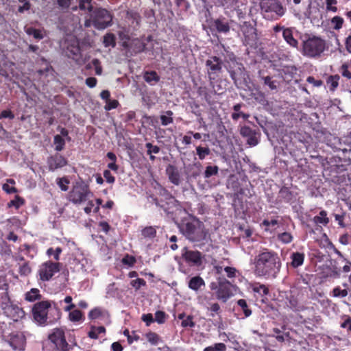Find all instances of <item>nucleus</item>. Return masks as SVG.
<instances>
[{
    "instance_id": "nucleus-52",
    "label": "nucleus",
    "mask_w": 351,
    "mask_h": 351,
    "mask_svg": "<svg viewBox=\"0 0 351 351\" xmlns=\"http://www.w3.org/2000/svg\"><path fill=\"white\" fill-rule=\"evenodd\" d=\"M119 101L116 99H109L108 101L106 102V106H104V109L106 111H110L111 110L115 109L119 106Z\"/></svg>"
},
{
    "instance_id": "nucleus-62",
    "label": "nucleus",
    "mask_w": 351,
    "mask_h": 351,
    "mask_svg": "<svg viewBox=\"0 0 351 351\" xmlns=\"http://www.w3.org/2000/svg\"><path fill=\"white\" fill-rule=\"evenodd\" d=\"M262 79L264 80L265 85H267L271 90L276 89L277 86L274 81H272L271 77L269 76L263 77Z\"/></svg>"
},
{
    "instance_id": "nucleus-49",
    "label": "nucleus",
    "mask_w": 351,
    "mask_h": 351,
    "mask_svg": "<svg viewBox=\"0 0 351 351\" xmlns=\"http://www.w3.org/2000/svg\"><path fill=\"white\" fill-rule=\"evenodd\" d=\"M88 269H90L89 261L86 258H82L79 260V267L78 270H82V271H86Z\"/></svg>"
},
{
    "instance_id": "nucleus-38",
    "label": "nucleus",
    "mask_w": 351,
    "mask_h": 351,
    "mask_svg": "<svg viewBox=\"0 0 351 351\" xmlns=\"http://www.w3.org/2000/svg\"><path fill=\"white\" fill-rule=\"evenodd\" d=\"M252 290L262 296L267 295L269 292L268 289L264 285L261 284H254L252 286Z\"/></svg>"
},
{
    "instance_id": "nucleus-47",
    "label": "nucleus",
    "mask_w": 351,
    "mask_h": 351,
    "mask_svg": "<svg viewBox=\"0 0 351 351\" xmlns=\"http://www.w3.org/2000/svg\"><path fill=\"white\" fill-rule=\"evenodd\" d=\"M331 23L333 25V28L338 30L342 27L343 19L340 16H336L332 19Z\"/></svg>"
},
{
    "instance_id": "nucleus-57",
    "label": "nucleus",
    "mask_w": 351,
    "mask_h": 351,
    "mask_svg": "<svg viewBox=\"0 0 351 351\" xmlns=\"http://www.w3.org/2000/svg\"><path fill=\"white\" fill-rule=\"evenodd\" d=\"M122 263L124 265L132 267L136 263V258L132 256L126 255L123 258Z\"/></svg>"
},
{
    "instance_id": "nucleus-22",
    "label": "nucleus",
    "mask_w": 351,
    "mask_h": 351,
    "mask_svg": "<svg viewBox=\"0 0 351 351\" xmlns=\"http://www.w3.org/2000/svg\"><path fill=\"white\" fill-rule=\"evenodd\" d=\"M214 25L219 32L227 33L230 30V27L228 22L223 19H219L215 20Z\"/></svg>"
},
{
    "instance_id": "nucleus-4",
    "label": "nucleus",
    "mask_w": 351,
    "mask_h": 351,
    "mask_svg": "<svg viewBox=\"0 0 351 351\" xmlns=\"http://www.w3.org/2000/svg\"><path fill=\"white\" fill-rule=\"evenodd\" d=\"M210 288L215 291L216 298L226 302L234 294L237 287L224 278H219L217 282L210 284Z\"/></svg>"
},
{
    "instance_id": "nucleus-25",
    "label": "nucleus",
    "mask_w": 351,
    "mask_h": 351,
    "mask_svg": "<svg viewBox=\"0 0 351 351\" xmlns=\"http://www.w3.org/2000/svg\"><path fill=\"white\" fill-rule=\"evenodd\" d=\"M40 298V291L38 289L32 288L25 295V299L28 302H34Z\"/></svg>"
},
{
    "instance_id": "nucleus-63",
    "label": "nucleus",
    "mask_w": 351,
    "mask_h": 351,
    "mask_svg": "<svg viewBox=\"0 0 351 351\" xmlns=\"http://www.w3.org/2000/svg\"><path fill=\"white\" fill-rule=\"evenodd\" d=\"M2 189L8 194L17 193V189L14 186L9 185L8 183H4Z\"/></svg>"
},
{
    "instance_id": "nucleus-20",
    "label": "nucleus",
    "mask_w": 351,
    "mask_h": 351,
    "mask_svg": "<svg viewBox=\"0 0 351 351\" xmlns=\"http://www.w3.org/2000/svg\"><path fill=\"white\" fill-rule=\"evenodd\" d=\"M278 224V221L276 219H273L271 220L265 219L261 224V226L264 228L265 231L271 232L276 230Z\"/></svg>"
},
{
    "instance_id": "nucleus-11",
    "label": "nucleus",
    "mask_w": 351,
    "mask_h": 351,
    "mask_svg": "<svg viewBox=\"0 0 351 351\" xmlns=\"http://www.w3.org/2000/svg\"><path fill=\"white\" fill-rule=\"evenodd\" d=\"M3 309L6 315L14 321H18L19 319L23 318L25 316V311L22 308L19 306L17 304H13L8 300V303H5Z\"/></svg>"
},
{
    "instance_id": "nucleus-27",
    "label": "nucleus",
    "mask_w": 351,
    "mask_h": 351,
    "mask_svg": "<svg viewBox=\"0 0 351 351\" xmlns=\"http://www.w3.org/2000/svg\"><path fill=\"white\" fill-rule=\"evenodd\" d=\"M106 329L104 326H91L88 332V337L91 339H97L99 335L104 334Z\"/></svg>"
},
{
    "instance_id": "nucleus-28",
    "label": "nucleus",
    "mask_w": 351,
    "mask_h": 351,
    "mask_svg": "<svg viewBox=\"0 0 351 351\" xmlns=\"http://www.w3.org/2000/svg\"><path fill=\"white\" fill-rule=\"evenodd\" d=\"M314 222L317 225H326L329 222L327 217V213L324 210H322L318 215L315 216L313 219Z\"/></svg>"
},
{
    "instance_id": "nucleus-55",
    "label": "nucleus",
    "mask_w": 351,
    "mask_h": 351,
    "mask_svg": "<svg viewBox=\"0 0 351 351\" xmlns=\"http://www.w3.org/2000/svg\"><path fill=\"white\" fill-rule=\"evenodd\" d=\"M224 271L226 273L227 277L230 279L235 278L239 273L238 271L232 267H226Z\"/></svg>"
},
{
    "instance_id": "nucleus-23",
    "label": "nucleus",
    "mask_w": 351,
    "mask_h": 351,
    "mask_svg": "<svg viewBox=\"0 0 351 351\" xmlns=\"http://www.w3.org/2000/svg\"><path fill=\"white\" fill-rule=\"evenodd\" d=\"M340 77L338 75H330L326 80V84L330 91H335L339 86Z\"/></svg>"
},
{
    "instance_id": "nucleus-42",
    "label": "nucleus",
    "mask_w": 351,
    "mask_h": 351,
    "mask_svg": "<svg viewBox=\"0 0 351 351\" xmlns=\"http://www.w3.org/2000/svg\"><path fill=\"white\" fill-rule=\"evenodd\" d=\"M219 168L217 166H208L204 172L205 178H208L218 173Z\"/></svg>"
},
{
    "instance_id": "nucleus-33",
    "label": "nucleus",
    "mask_w": 351,
    "mask_h": 351,
    "mask_svg": "<svg viewBox=\"0 0 351 351\" xmlns=\"http://www.w3.org/2000/svg\"><path fill=\"white\" fill-rule=\"evenodd\" d=\"M53 143L55 145V149L60 152L64 149L65 141L60 135H56L54 136Z\"/></svg>"
},
{
    "instance_id": "nucleus-13",
    "label": "nucleus",
    "mask_w": 351,
    "mask_h": 351,
    "mask_svg": "<svg viewBox=\"0 0 351 351\" xmlns=\"http://www.w3.org/2000/svg\"><path fill=\"white\" fill-rule=\"evenodd\" d=\"M221 64V60L216 56L210 57L206 60V66L208 67V73L210 80L215 78L212 77V75L217 74L221 71L222 68Z\"/></svg>"
},
{
    "instance_id": "nucleus-58",
    "label": "nucleus",
    "mask_w": 351,
    "mask_h": 351,
    "mask_svg": "<svg viewBox=\"0 0 351 351\" xmlns=\"http://www.w3.org/2000/svg\"><path fill=\"white\" fill-rule=\"evenodd\" d=\"M145 281L142 278H137L131 281L130 285L135 289H138L141 287L145 285Z\"/></svg>"
},
{
    "instance_id": "nucleus-44",
    "label": "nucleus",
    "mask_w": 351,
    "mask_h": 351,
    "mask_svg": "<svg viewBox=\"0 0 351 351\" xmlns=\"http://www.w3.org/2000/svg\"><path fill=\"white\" fill-rule=\"evenodd\" d=\"M69 317L72 322H79L82 318V313L79 310H74L69 313Z\"/></svg>"
},
{
    "instance_id": "nucleus-46",
    "label": "nucleus",
    "mask_w": 351,
    "mask_h": 351,
    "mask_svg": "<svg viewBox=\"0 0 351 351\" xmlns=\"http://www.w3.org/2000/svg\"><path fill=\"white\" fill-rule=\"evenodd\" d=\"M156 231L155 228L152 226L146 227L142 231V234L145 237H147V238H150V239L154 238L156 236Z\"/></svg>"
},
{
    "instance_id": "nucleus-45",
    "label": "nucleus",
    "mask_w": 351,
    "mask_h": 351,
    "mask_svg": "<svg viewBox=\"0 0 351 351\" xmlns=\"http://www.w3.org/2000/svg\"><path fill=\"white\" fill-rule=\"evenodd\" d=\"M104 43L106 47H114L115 40L114 36L112 34H107L104 38Z\"/></svg>"
},
{
    "instance_id": "nucleus-43",
    "label": "nucleus",
    "mask_w": 351,
    "mask_h": 351,
    "mask_svg": "<svg viewBox=\"0 0 351 351\" xmlns=\"http://www.w3.org/2000/svg\"><path fill=\"white\" fill-rule=\"evenodd\" d=\"M337 0H326V11L336 12L337 11Z\"/></svg>"
},
{
    "instance_id": "nucleus-17",
    "label": "nucleus",
    "mask_w": 351,
    "mask_h": 351,
    "mask_svg": "<svg viewBox=\"0 0 351 351\" xmlns=\"http://www.w3.org/2000/svg\"><path fill=\"white\" fill-rule=\"evenodd\" d=\"M10 346L16 351H23L25 348V339L22 334L13 337L10 340Z\"/></svg>"
},
{
    "instance_id": "nucleus-34",
    "label": "nucleus",
    "mask_w": 351,
    "mask_h": 351,
    "mask_svg": "<svg viewBox=\"0 0 351 351\" xmlns=\"http://www.w3.org/2000/svg\"><path fill=\"white\" fill-rule=\"evenodd\" d=\"M241 105L237 104L234 106V112L232 114V118L234 120H238L239 117H242L244 119H247L249 117L248 114H244L240 111Z\"/></svg>"
},
{
    "instance_id": "nucleus-26",
    "label": "nucleus",
    "mask_w": 351,
    "mask_h": 351,
    "mask_svg": "<svg viewBox=\"0 0 351 351\" xmlns=\"http://www.w3.org/2000/svg\"><path fill=\"white\" fill-rule=\"evenodd\" d=\"M291 258L292 259L291 265L293 267H298L303 264L304 255L303 254L295 252L291 254Z\"/></svg>"
},
{
    "instance_id": "nucleus-39",
    "label": "nucleus",
    "mask_w": 351,
    "mask_h": 351,
    "mask_svg": "<svg viewBox=\"0 0 351 351\" xmlns=\"http://www.w3.org/2000/svg\"><path fill=\"white\" fill-rule=\"evenodd\" d=\"M259 137L260 133L255 130L252 136H250L247 138V144L250 146L256 145L259 142Z\"/></svg>"
},
{
    "instance_id": "nucleus-29",
    "label": "nucleus",
    "mask_w": 351,
    "mask_h": 351,
    "mask_svg": "<svg viewBox=\"0 0 351 351\" xmlns=\"http://www.w3.org/2000/svg\"><path fill=\"white\" fill-rule=\"evenodd\" d=\"M282 36L287 43L292 47L297 45V40L293 38L291 30L290 29H283Z\"/></svg>"
},
{
    "instance_id": "nucleus-64",
    "label": "nucleus",
    "mask_w": 351,
    "mask_h": 351,
    "mask_svg": "<svg viewBox=\"0 0 351 351\" xmlns=\"http://www.w3.org/2000/svg\"><path fill=\"white\" fill-rule=\"evenodd\" d=\"M104 177L106 179V181L109 184H112L114 182L115 178L112 175L110 170H105L104 171Z\"/></svg>"
},
{
    "instance_id": "nucleus-50",
    "label": "nucleus",
    "mask_w": 351,
    "mask_h": 351,
    "mask_svg": "<svg viewBox=\"0 0 351 351\" xmlns=\"http://www.w3.org/2000/svg\"><path fill=\"white\" fill-rule=\"evenodd\" d=\"M61 252H62V249L60 247H57L55 250L53 248L50 247L47 250V254L49 256H53V258L56 261L59 260L60 254H61Z\"/></svg>"
},
{
    "instance_id": "nucleus-53",
    "label": "nucleus",
    "mask_w": 351,
    "mask_h": 351,
    "mask_svg": "<svg viewBox=\"0 0 351 351\" xmlns=\"http://www.w3.org/2000/svg\"><path fill=\"white\" fill-rule=\"evenodd\" d=\"M119 37L121 40H122V45L125 48H129L130 47V36L128 34L120 32L119 33Z\"/></svg>"
},
{
    "instance_id": "nucleus-24",
    "label": "nucleus",
    "mask_w": 351,
    "mask_h": 351,
    "mask_svg": "<svg viewBox=\"0 0 351 351\" xmlns=\"http://www.w3.org/2000/svg\"><path fill=\"white\" fill-rule=\"evenodd\" d=\"M25 32L29 36H32L35 39L40 40L44 37L43 30L37 29L32 27H25Z\"/></svg>"
},
{
    "instance_id": "nucleus-18",
    "label": "nucleus",
    "mask_w": 351,
    "mask_h": 351,
    "mask_svg": "<svg viewBox=\"0 0 351 351\" xmlns=\"http://www.w3.org/2000/svg\"><path fill=\"white\" fill-rule=\"evenodd\" d=\"M145 44L139 39H134L130 43V47L126 48L130 53H138L145 49Z\"/></svg>"
},
{
    "instance_id": "nucleus-19",
    "label": "nucleus",
    "mask_w": 351,
    "mask_h": 351,
    "mask_svg": "<svg viewBox=\"0 0 351 351\" xmlns=\"http://www.w3.org/2000/svg\"><path fill=\"white\" fill-rule=\"evenodd\" d=\"M205 285L204 280L199 276L193 277L189 282V287L195 291H198L202 286Z\"/></svg>"
},
{
    "instance_id": "nucleus-40",
    "label": "nucleus",
    "mask_w": 351,
    "mask_h": 351,
    "mask_svg": "<svg viewBox=\"0 0 351 351\" xmlns=\"http://www.w3.org/2000/svg\"><path fill=\"white\" fill-rule=\"evenodd\" d=\"M197 154L200 160H204L206 156H208L210 151L208 147L198 146L196 147Z\"/></svg>"
},
{
    "instance_id": "nucleus-35",
    "label": "nucleus",
    "mask_w": 351,
    "mask_h": 351,
    "mask_svg": "<svg viewBox=\"0 0 351 351\" xmlns=\"http://www.w3.org/2000/svg\"><path fill=\"white\" fill-rule=\"evenodd\" d=\"M173 112L170 110L166 111L165 114L160 116L161 123L166 126L173 122Z\"/></svg>"
},
{
    "instance_id": "nucleus-6",
    "label": "nucleus",
    "mask_w": 351,
    "mask_h": 351,
    "mask_svg": "<svg viewBox=\"0 0 351 351\" xmlns=\"http://www.w3.org/2000/svg\"><path fill=\"white\" fill-rule=\"evenodd\" d=\"M93 194L83 183H76L69 193V200L74 204H81L88 200Z\"/></svg>"
},
{
    "instance_id": "nucleus-10",
    "label": "nucleus",
    "mask_w": 351,
    "mask_h": 351,
    "mask_svg": "<svg viewBox=\"0 0 351 351\" xmlns=\"http://www.w3.org/2000/svg\"><path fill=\"white\" fill-rule=\"evenodd\" d=\"M325 49V42L318 37L308 38V56L317 57Z\"/></svg>"
},
{
    "instance_id": "nucleus-15",
    "label": "nucleus",
    "mask_w": 351,
    "mask_h": 351,
    "mask_svg": "<svg viewBox=\"0 0 351 351\" xmlns=\"http://www.w3.org/2000/svg\"><path fill=\"white\" fill-rule=\"evenodd\" d=\"M66 163V160L59 154H56L48 159L49 169L52 171L64 167Z\"/></svg>"
},
{
    "instance_id": "nucleus-56",
    "label": "nucleus",
    "mask_w": 351,
    "mask_h": 351,
    "mask_svg": "<svg viewBox=\"0 0 351 351\" xmlns=\"http://www.w3.org/2000/svg\"><path fill=\"white\" fill-rule=\"evenodd\" d=\"M292 236L290 233L283 232L278 235V239L284 243H289L292 241Z\"/></svg>"
},
{
    "instance_id": "nucleus-9",
    "label": "nucleus",
    "mask_w": 351,
    "mask_h": 351,
    "mask_svg": "<svg viewBox=\"0 0 351 351\" xmlns=\"http://www.w3.org/2000/svg\"><path fill=\"white\" fill-rule=\"evenodd\" d=\"M66 56L74 60L77 64H82L86 60V56L82 53L79 43L77 40H73L72 43L66 47Z\"/></svg>"
},
{
    "instance_id": "nucleus-16",
    "label": "nucleus",
    "mask_w": 351,
    "mask_h": 351,
    "mask_svg": "<svg viewBox=\"0 0 351 351\" xmlns=\"http://www.w3.org/2000/svg\"><path fill=\"white\" fill-rule=\"evenodd\" d=\"M168 178L171 183L178 186L181 182L180 174L177 168L171 165H169L166 169Z\"/></svg>"
},
{
    "instance_id": "nucleus-12",
    "label": "nucleus",
    "mask_w": 351,
    "mask_h": 351,
    "mask_svg": "<svg viewBox=\"0 0 351 351\" xmlns=\"http://www.w3.org/2000/svg\"><path fill=\"white\" fill-rule=\"evenodd\" d=\"M261 7L263 11L274 12L280 16L285 13L283 7L277 0H262Z\"/></svg>"
},
{
    "instance_id": "nucleus-59",
    "label": "nucleus",
    "mask_w": 351,
    "mask_h": 351,
    "mask_svg": "<svg viewBox=\"0 0 351 351\" xmlns=\"http://www.w3.org/2000/svg\"><path fill=\"white\" fill-rule=\"evenodd\" d=\"M154 320L158 324H163L165 322V313L162 311H156Z\"/></svg>"
},
{
    "instance_id": "nucleus-14",
    "label": "nucleus",
    "mask_w": 351,
    "mask_h": 351,
    "mask_svg": "<svg viewBox=\"0 0 351 351\" xmlns=\"http://www.w3.org/2000/svg\"><path fill=\"white\" fill-rule=\"evenodd\" d=\"M88 318L90 319H99L105 324L110 323L109 314L107 311L100 307L92 309L88 313Z\"/></svg>"
},
{
    "instance_id": "nucleus-3",
    "label": "nucleus",
    "mask_w": 351,
    "mask_h": 351,
    "mask_svg": "<svg viewBox=\"0 0 351 351\" xmlns=\"http://www.w3.org/2000/svg\"><path fill=\"white\" fill-rule=\"evenodd\" d=\"M183 231L185 237L191 242L199 243L210 239L208 230L199 221L186 223Z\"/></svg>"
},
{
    "instance_id": "nucleus-31",
    "label": "nucleus",
    "mask_w": 351,
    "mask_h": 351,
    "mask_svg": "<svg viewBox=\"0 0 351 351\" xmlns=\"http://www.w3.org/2000/svg\"><path fill=\"white\" fill-rule=\"evenodd\" d=\"M144 79L147 83L154 84L159 80V77L154 71L146 72L144 75Z\"/></svg>"
},
{
    "instance_id": "nucleus-30",
    "label": "nucleus",
    "mask_w": 351,
    "mask_h": 351,
    "mask_svg": "<svg viewBox=\"0 0 351 351\" xmlns=\"http://www.w3.org/2000/svg\"><path fill=\"white\" fill-rule=\"evenodd\" d=\"M147 341L152 346H157L161 342V338L155 332H149L145 335Z\"/></svg>"
},
{
    "instance_id": "nucleus-36",
    "label": "nucleus",
    "mask_w": 351,
    "mask_h": 351,
    "mask_svg": "<svg viewBox=\"0 0 351 351\" xmlns=\"http://www.w3.org/2000/svg\"><path fill=\"white\" fill-rule=\"evenodd\" d=\"M226 346L223 343H217L206 347L204 351H226Z\"/></svg>"
},
{
    "instance_id": "nucleus-37",
    "label": "nucleus",
    "mask_w": 351,
    "mask_h": 351,
    "mask_svg": "<svg viewBox=\"0 0 351 351\" xmlns=\"http://www.w3.org/2000/svg\"><path fill=\"white\" fill-rule=\"evenodd\" d=\"M79 7L80 10H87L90 14H92L93 5L91 0H80Z\"/></svg>"
},
{
    "instance_id": "nucleus-51",
    "label": "nucleus",
    "mask_w": 351,
    "mask_h": 351,
    "mask_svg": "<svg viewBox=\"0 0 351 351\" xmlns=\"http://www.w3.org/2000/svg\"><path fill=\"white\" fill-rule=\"evenodd\" d=\"M69 184V181L66 178H58L57 180V184L63 191H66L68 190Z\"/></svg>"
},
{
    "instance_id": "nucleus-48",
    "label": "nucleus",
    "mask_w": 351,
    "mask_h": 351,
    "mask_svg": "<svg viewBox=\"0 0 351 351\" xmlns=\"http://www.w3.org/2000/svg\"><path fill=\"white\" fill-rule=\"evenodd\" d=\"M195 325V324L193 322V317L192 315H187L181 323V326L184 328H193Z\"/></svg>"
},
{
    "instance_id": "nucleus-41",
    "label": "nucleus",
    "mask_w": 351,
    "mask_h": 351,
    "mask_svg": "<svg viewBox=\"0 0 351 351\" xmlns=\"http://www.w3.org/2000/svg\"><path fill=\"white\" fill-rule=\"evenodd\" d=\"M237 304L242 308L245 317L251 315L252 311L248 308L247 302L243 299H240L237 301Z\"/></svg>"
},
{
    "instance_id": "nucleus-54",
    "label": "nucleus",
    "mask_w": 351,
    "mask_h": 351,
    "mask_svg": "<svg viewBox=\"0 0 351 351\" xmlns=\"http://www.w3.org/2000/svg\"><path fill=\"white\" fill-rule=\"evenodd\" d=\"M332 295L334 297L344 298L348 295V291L337 287L333 289Z\"/></svg>"
},
{
    "instance_id": "nucleus-32",
    "label": "nucleus",
    "mask_w": 351,
    "mask_h": 351,
    "mask_svg": "<svg viewBox=\"0 0 351 351\" xmlns=\"http://www.w3.org/2000/svg\"><path fill=\"white\" fill-rule=\"evenodd\" d=\"M24 204H25V200L23 199V198L21 197L19 195H16L14 199L11 200L8 204V206L9 208L14 207L16 209H19Z\"/></svg>"
},
{
    "instance_id": "nucleus-1",
    "label": "nucleus",
    "mask_w": 351,
    "mask_h": 351,
    "mask_svg": "<svg viewBox=\"0 0 351 351\" xmlns=\"http://www.w3.org/2000/svg\"><path fill=\"white\" fill-rule=\"evenodd\" d=\"M280 261L278 255L267 250L254 259V273L258 276L274 278L280 271Z\"/></svg>"
},
{
    "instance_id": "nucleus-21",
    "label": "nucleus",
    "mask_w": 351,
    "mask_h": 351,
    "mask_svg": "<svg viewBox=\"0 0 351 351\" xmlns=\"http://www.w3.org/2000/svg\"><path fill=\"white\" fill-rule=\"evenodd\" d=\"M243 34L245 36V40L246 45H252L253 42L256 39V34L255 33V29L253 27H250L247 29V32H246L245 30H243Z\"/></svg>"
},
{
    "instance_id": "nucleus-61",
    "label": "nucleus",
    "mask_w": 351,
    "mask_h": 351,
    "mask_svg": "<svg viewBox=\"0 0 351 351\" xmlns=\"http://www.w3.org/2000/svg\"><path fill=\"white\" fill-rule=\"evenodd\" d=\"M31 268L27 263H24L19 267V273L23 276H27L31 273Z\"/></svg>"
},
{
    "instance_id": "nucleus-8",
    "label": "nucleus",
    "mask_w": 351,
    "mask_h": 351,
    "mask_svg": "<svg viewBox=\"0 0 351 351\" xmlns=\"http://www.w3.org/2000/svg\"><path fill=\"white\" fill-rule=\"evenodd\" d=\"M182 256L190 266L199 267L203 263L204 256L197 250H191L184 247L182 250Z\"/></svg>"
},
{
    "instance_id": "nucleus-7",
    "label": "nucleus",
    "mask_w": 351,
    "mask_h": 351,
    "mask_svg": "<svg viewBox=\"0 0 351 351\" xmlns=\"http://www.w3.org/2000/svg\"><path fill=\"white\" fill-rule=\"evenodd\" d=\"M60 269L59 263H53L48 261L43 263L38 268V274L40 280L42 281H48L58 272Z\"/></svg>"
},
{
    "instance_id": "nucleus-5",
    "label": "nucleus",
    "mask_w": 351,
    "mask_h": 351,
    "mask_svg": "<svg viewBox=\"0 0 351 351\" xmlns=\"http://www.w3.org/2000/svg\"><path fill=\"white\" fill-rule=\"evenodd\" d=\"M112 15L105 9H97L90 14V18L85 21L84 25L90 27L92 25L97 29H104L111 25Z\"/></svg>"
},
{
    "instance_id": "nucleus-60",
    "label": "nucleus",
    "mask_w": 351,
    "mask_h": 351,
    "mask_svg": "<svg viewBox=\"0 0 351 351\" xmlns=\"http://www.w3.org/2000/svg\"><path fill=\"white\" fill-rule=\"evenodd\" d=\"M254 131V130L251 129L248 126H244L241 128V134L243 137L247 138L248 136H252Z\"/></svg>"
},
{
    "instance_id": "nucleus-2",
    "label": "nucleus",
    "mask_w": 351,
    "mask_h": 351,
    "mask_svg": "<svg viewBox=\"0 0 351 351\" xmlns=\"http://www.w3.org/2000/svg\"><path fill=\"white\" fill-rule=\"evenodd\" d=\"M32 312L34 320L40 325L52 324L60 318L59 311L56 307H51L47 301L35 304Z\"/></svg>"
}]
</instances>
